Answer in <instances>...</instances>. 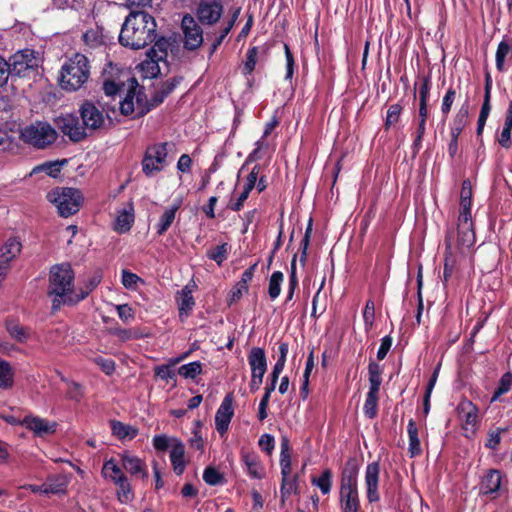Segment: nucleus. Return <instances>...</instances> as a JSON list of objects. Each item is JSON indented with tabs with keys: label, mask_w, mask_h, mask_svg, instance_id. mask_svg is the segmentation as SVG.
I'll return each instance as SVG.
<instances>
[{
	"label": "nucleus",
	"mask_w": 512,
	"mask_h": 512,
	"mask_svg": "<svg viewBox=\"0 0 512 512\" xmlns=\"http://www.w3.org/2000/svg\"><path fill=\"white\" fill-rule=\"evenodd\" d=\"M472 199H460L456 228L447 231L443 279L447 282L457 270L461 260L475 244V232L471 215Z\"/></svg>",
	"instance_id": "nucleus-1"
},
{
	"label": "nucleus",
	"mask_w": 512,
	"mask_h": 512,
	"mask_svg": "<svg viewBox=\"0 0 512 512\" xmlns=\"http://www.w3.org/2000/svg\"><path fill=\"white\" fill-rule=\"evenodd\" d=\"M74 272L68 263L54 265L49 274L48 295L52 297V308L57 310L64 304H76L83 300L98 284L99 280L91 283L90 288L81 293L74 290Z\"/></svg>",
	"instance_id": "nucleus-2"
},
{
	"label": "nucleus",
	"mask_w": 512,
	"mask_h": 512,
	"mask_svg": "<svg viewBox=\"0 0 512 512\" xmlns=\"http://www.w3.org/2000/svg\"><path fill=\"white\" fill-rule=\"evenodd\" d=\"M156 22L144 11H131L119 34V42L134 50L144 48L156 37Z\"/></svg>",
	"instance_id": "nucleus-3"
},
{
	"label": "nucleus",
	"mask_w": 512,
	"mask_h": 512,
	"mask_svg": "<svg viewBox=\"0 0 512 512\" xmlns=\"http://www.w3.org/2000/svg\"><path fill=\"white\" fill-rule=\"evenodd\" d=\"M90 65L88 58L80 53L74 54L63 65L60 71V86L66 91H77L88 81Z\"/></svg>",
	"instance_id": "nucleus-4"
},
{
	"label": "nucleus",
	"mask_w": 512,
	"mask_h": 512,
	"mask_svg": "<svg viewBox=\"0 0 512 512\" xmlns=\"http://www.w3.org/2000/svg\"><path fill=\"white\" fill-rule=\"evenodd\" d=\"M9 66V75L12 80L17 78H29L38 72L41 65V57L32 49L19 50L6 60Z\"/></svg>",
	"instance_id": "nucleus-5"
},
{
	"label": "nucleus",
	"mask_w": 512,
	"mask_h": 512,
	"mask_svg": "<svg viewBox=\"0 0 512 512\" xmlns=\"http://www.w3.org/2000/svg\"><path fill=\"white\" fill-rule=\"evenodd\" d=\"M47 199L56 206L60 216L69 217L79 211L83 196L78 189L63 187L51 190Z\"/></svg>",
	"instance_id": "nucleus-6"
},
{
	"label": "nucleus",
	"mask_w": 512,
	"mask_h": 512,
	"mask_svg": "<svg viewBox=\"0 0 512 512\" xmlns=\"http://www.w3.org/2000/svg\"><path fill=\"white\" fill-rule=\"evenodd\" d=\"M19 137L27 144L43 149L57 139V132L49 123L36 121L21 128Z\"/></svg>",
	"instance_id": "nucleus-7"
},
{
	"label": "nucleus",
	"mask_w": 512,
	"mask_h": 512,
	"mask_svg": "<svg viewBox=\"0 0 512 512\" xmlns=\"http://www.w3.org/2000/svg\"><path fill=\"white\" fill-rule=\"evenodd\" d=\"M173 144L156 143L147 147L142 159V171L147 177L160 173L167 165L168 148Z\"/></svg>",
	"instance_id": "nucleus-8"
},
{
	"label": "nucleus",
	"mask_w": 512,
	"mask_h": 512,
	"mask_svg": "<svg viewBox=\"0 0 512 512\" xmlns=\"http://www.w3.org/2000/svg\"><path fill=\"white\" fill-rule=\"evenodd\" d=\"M184 48L194 51L201 47L204 41L203 30L191 15H185L182 19Z\"/></svg>",
	"instance_id": "nucleus-9"
},
{
	"label": "nucleus",
	"mask_w": 512,
	"mask_h": 512,
	"mask_svg": "<svg viewBox=\"0 0 512 512\" xmlns=\"http://www.w3.org/2000/svg\"><path fill=\"white\" fill-rule=\"evenodd\" d=\"M57 128L73 142H79L87 137L86 127H84L77 116L66 114L56 119Z\"/></svg>",
	"instance_id": "nucleus-10"
},
{
	"label": "nucleus",
	"mask_w": 512,
	"mask_h": 512,
	"mask_svg": "<svg viewBox=\"0 0 512 512\" xmlns=\"http://www.w3.org/2000/svg\"><path fill=\"white\" fill-rule=\"evenodd\" d=\"M223 14V5L217 0H200L196 8V17L203 25H213Z\"/></svg>",
	"instance_id": "nucleus-11"
},
{
	"label": "nucleus",
	"mask_w": 512,
	"mask_h": 512,
	"mask_svg": "<svg viewBox=\"0 0 512 512\" xmlns=\"http://www.w3.org/2000/svg\"><path fill=\"white\" fill-rule=\"evenodd\" d=\"M120 463L123 469L128 472L132 477L140 478L142 480L148 479V469L146 463L138 456L124 451L119 454Z\"/></svg>",
	"instance_id": "nucleus-12"
},
{
	"label": "nucleus",
	"mask_w": 512,
	"mask_h": 512,
	"mask_svg": "<svg viewBox=\"0 0 512 512\" xmlns=\"http://www.w3.org/2000/svg\"><path fill=\"white\" fill-rule=\"evenodd\" d=\"M233 415V398L231 395H227L215 415V427L221 435H224L228 431Z\"/></svg>",
	"instance_id": "nucleus-13"
},
{
	"label": "nucleus",
	"mask_w": 512,
	"mask_h": 512,
	"mask_svg": "<svg viewBox=\"0 0 512 512\" xmlns=\"http://www.w3.org/2000/svg\"><path fill=\"white\" fill-rule=\"evenodd\" d=\"M82 125L87 130H96L104 123L103 113L92 103L85 102L80 108Z\"/></svg>",
	"instance_id": "nucleus-14"
},
{
	"label": "nucleus",
	"mask_w": 512,
	"mask_h": 512,
	"mask_svg": "<svg viewBox=\"0 0 512 512\" xmlns=\"http://www.w3.org/2000/svg\"><path fill=\"white\" fill-rule=\"evenodd\" d=\"M380 466L378 462L369 463L365 471V485L367 499L370 503L377 502L380 499L378 493Z\"/></svg>",
	"instance_id": "nucleus-15"
},
{
	"label": "nucleus",
	"mask_w": 512,
	"mask_h": 512,
	"mask_svg": "<svg viewBox=\"0 0 512 512\" xmlns=\"http://www.w3.org/2000/svg\"><path fill=\"white\" fill-rule=\"evenodd\" d=\"M20 425L34 432L36 436L43 437L53 434L57 424L37 416H26L21 420Z\"/></svg>",
	"instance_id": "nucleus-16"
},
{
	"label": "nucleus",
	"mask_w": 512,
	"mask_h": 512,
	"mask_svg": "<svg viewBox=\"0 0 512 512\" xmlns=\"http://www.w3.org/2000/svg\"><path fill=\"white\" fill-rule=\"evenodd\" d=\"M502 473L497 469H490L482 477L480 482V493L483 495H491L496 498L502 483Z\"/></svg>",
	"instance_id": "nucleus-17"
},
{
	"label": "nucleus",
	"mask_w": 512,
	"mask_h": 512,
	"mask_svg": "<svg viewBox=\"0 0 512 512\" xmlns=\"http://www.w3.org/2000/svg\"><path fill=\"white\" fill-rule=\"evenodd\" d=\"M457 411L463 422V429L474 430L478 419L477 407L471 401L464 400L459 403Z\"/></svg>",
	"instance_id": "nucleus-18"
},
{
	"label": "nucleus",
	"mask_w": 512,
	"mask_h": 512,
	"mask_svg": "<svg viewBox=\"0 0 512 512\" xmlns=\"http://www.w3.org/2000/svg\"><path fill=\"white\" fill-rule=\"evenodd\" d=\"M248 363L251 369V375L264 377L267 371V358L262 348L254 347L250 350Z\"/></svg>",
	"instance_id": "nucleus-19"
},
{
	"label": "nucleus",
	"mask_w": 512,
	"mask_h": 512,
	"mask_svg": "<svg viewBox=\"0 0 512 512\" xmlns=\"http://www.w3.org/2000/svg\"><path fill=\"white\" fill-rule=\"evenodd\" d=\"M242 462L251 478L262 479L265 476V470L260 463L259 456L254 452H242Z\"/></svg>",
	"instance_id": "nucleus-20"
},
{
	"label": "nucleus",
	"mask_w": 512,
	"mask_h": 512,
	"mask_svg": "<svg viewBox=\"0 0 512 512\" xmlns=\"http://www.w3.org/2000/svg\"><path fill=\"white\" fill-rule=\"evenodd\" d=\"M120 461L118 462L115 458H110L106 460L103 464L101 474L104 479L115 483L117 481L126 478V474L123 471L122 465L120 466Z\"/></svg>",
	"instance_id": "nucleus-21"
},
{
	"label": "nucleus",
	"mask_w": 512,
	"mask_h": 512,
	"mask_svg": "<svg viewBox=\"0 0 512 512\" xmlns=\"http://www.w3.org/2000/svg\"><path fill=\"white\" fill-rule=\"evenodd\" d=\"M358 467L353 461H348L342 471L340 490L358 489Z\"/></svg>",
	"instance_id": "nucleus-22"
},
{
	"label": "nucleus",
	"mask_w": 512,
	"mask_h": 512,
	"mask_svg": "<svg viewBox=\"0 0 512 512\" xmlns=\"http://www.w3.org/2000/svg\"><path fill=\"white\" fill-rule=\"evenodd\" d=\"M340 507L342 512H358L360 508L358 489L340 490Z\"/></svg>",
	"instance_id": "nucleus-23"
},
{
	"label": "nucleus",
	"mask_w": 512,
	"mask_h": 512,
	"mask_svg": "<svg viewBox=\"0 0 512 512\" xmlns=\"http://www.w3.org/2000/svg\"><path fill=\"white\" fill-rule=\"evenodd\" d=\"M185 448L182 442L173 438V444L170 450V460L173 466V470L177 475H181L185 469L184 461Z\"/></svg>",
	"instance_id": "nucleus-24"
},
{
	"label": "nucleus",
	"mask_w": 512,
	"mask_h": 512,
	"mask_svg": "<svg viewBox=\"0 0 512 512\" xmlns=\"http://www.w3.org/2000/svg\"><path fill=\"white\" fill-rule=\"evenodd\" d=\"M69 478L64 474L48 476L44 482L45 494H61L66 492Z\"/></svg>",
	"instance_id": "nucleus-25"
},
{
	"label": "nucleus",
	"mask_w": 512,
	"mask_h": 512,
	"mask_svg": "<svg viewBox=\"0 0 512 512\" xmlns=\"http://www.w3.org/2000/svg\"><path fill=\"white\" fill-rule=\"evenodd\" d=\"M469 104L466 101L456 113L450 128L451 137L458 138L468 122Z\"/></svg>",
	"instance_id": "nucleus-26"
},
{
	"label": "nucleus",
	"mask_w": 512,
	"mask_h": 512,
	"mask_svg": "<svg viewBox=\"0 0 512 512\" xmlns=\"http://www.w3.org/2000/svg\"><path fill=\"white\" fill-rule=\"evenodd\" d=\"M21 251V243L16 238L8 239L5 244L0 248V265H7L13 260Z\"/></svg>",
	"instance_id": "nucleus-27"
},
{
	"label": "nucleus",
	"mask_w": 512,
	"mask_h": 512,
	"mask_svg": "<svg viewBox=\"0 0 512 512\" xmlns=\"http://www.w3.org/2000/svg\"><path fill=\"white\" fill-rule=\"evenodd\" d=\"M159 62L160 60L147 54L146 58L137 65L136 69L141 77L152 79L160 73Z\"/></svg>",
	"instance_id": "nucleus-28"
},
{
	"label": "nucleus",
	"mask_w": 512,
	"mask_h": 512,
	"mask_svg": "<svg viewBox=\"0 0 512 512\" xmlns=\"http://www.w3.org/2000/svg\"><path fill=\"white\" fill-rule=\"evenodd\" d=\"M408 438H409V447L408 451L411 457H415L421 454V444L418 437V429L416 423L413 419H410L407 426Z\"/></svg>",
	"instance_id": "nucleus-29"
},
{
	"label": "nucleus",
	"mask_w": 512,
	"mask_h": 512,
	"mask_svg": "<svg viewBox=\"0 0 512 512\" xmlns=\"http://www.w3.org/2000/svg\"><path fill=\"white\" fill-rule=\"evenodd\" d=\"M179 207V203L174 204L163 212L158 224L156 225L158 235H163L170 228L175 220L176 212L178 211Z\"/></svg>",
	"instance_id": "nucleus-30"
},
{
	"label": "nucleus",
	"mask_w": 512,
	"mask_h": 512,
	"mask_svg": "<svg viewBox=\"0 0 512 512\" xmlns=\"http://www.w3.org/2000/svg\"><path fill=\"white\" fill-rule=\"evenodd\" d=\"M177 297L179 314L180 316L188 315V313L193 309L195 305L194 298L192 296V291L188 286H185L179 293Z\"/></svg>",
	"instance_id": "nucleus-31"
},
{
	"label": "nucleus",
	"mask_w": 512,
	"mask_h": 512,
	"mask_svg": "<svg viewBox=\"0 0 512 512\" xmlns=\"http://www.w3.org/2000/svg\"><path fill=\"white\" fill-rule=\"evenodd\" d=\"M83 41L90 48H97L105 44L106 36L100 27L91 28L83 34Z\"/></svg>",
	"instance_id": "nucleus-32"
},
{
	"label": "nucleus",
	"mask_w": 512,
	"mask_h": 512,
	"mask_svg": "<svg viewBox=\"0 0 512 512\" xmlns=\"http://www.w3.org/2000/svg\"><path fill=\"white\" fill-rule=\"evenodd\" d=\"M112 434L120 440L133 439L136 437L138 430L130 425H126L120 421H111Z\"/></svg>",
	"instance_id": "nucleus-33"
},
{
	"label": "nucleus",
	"mask_w": 512,
	"mask_h": 512,
	"mask_svg": "<svg viewBox=\"0 0 512 512\" xmlns=\"http://www.w3.org/2000/svg\"><path fill=\"white\" fill-rule=\"evenodd\" d=\"M418 125L416 130V136L413 142V148L416 150V152L419 151L421 147V142L424 137L425 131H426V121L428 118V107H419L418 110Z\"/></svg>",
	"instance_id": "nucleus-34"
},
{
	"label": "nucleus",
	"mask_w": 512,
	"mask_h": 512,
	"mask_svg": "<svg viewBox=\"0 0 512 512\" xmlns=\"http://www.w3.org/2000/svg\"><path fill=\"white\" fill-rule=\"evenodd\" d=\"M108 331L111 335L117 337L122 342L133 339H140L147 336V334L143 333L139 328L124 329L120 327H114L110 328Z\"/></svg>",
	"instance_id": "nucleus-35"
},
{
	"label": "nucleus",
	"mask_w": 512,
	"mask_h": 512,
	"mask_svg": "<svg viewBox=\"0 0 512 512\" xmlns=\"http://www.w3.org/2000/svg\"><path fill=\"white\" fill-rule=\"evenodd\" d=\"M332 478V471L330 469H325L319 477H312L311 483L318 487L323 495H326L331 491Z\"/></svg>",
	"instance_id": "nucleus-36"
},
{
	"label": "nucleus",
	"mask_w": 512,
	"mask_h": 512,
	"mask_svg": "<svg viewBox=\"0 0 512 512\" xmlns=\"http://www.w3.org/2000/svg\"><path fill=\"white\" fill-rule=\"evenodd\" d=\"M134 215L131 211L122 210L116 217L114 230L118 233H126L131 229Z\"/></svg>",
	"instance_id": "nucleus-37"
},
{
	"label": "nucleus",
	"mask_w": 512,
	"mask_h": 512,
	"mask_svg": "<svg viewBox=\"0 0 512 512\" xmlns=\"http://www.w3.org/2000/svg\"><path fill=\"white\" fill-rule=\"evenodd\" d=\"M117 487V498L121 503H129L133 500L134 494L128 477L114 483Z\"/></svg>",
	"instance_id": "nucleus-38"
},
{
	"label": "nucleus",
	"mask_w": 512,
	"mask_h": 512,
	"mask_svg": "<svg viewBox=\"0 0 512 512\" xmlns=\"http://www.w3.org/2000/svg\"><path fill=\"white\" fill-rule=\"evenodd\" d=\"M289 440L283 437L281 440L280 466L282 476L291 474V456Z\"/></svg>",
	"instance_id": "nucleus-39"
},
{
	"label": "nucleus",
	"mask_w": 512,
	"mask_h": 512,
	"mask_svg": "<svg viewBox=\"0 0 512 512\" xmlns=\"http://www.w3.org/2000/svg\"><path fill=\"white\" fill-rule=\"evenodd\" d=\"M14 372L7 361L0 359V388L9 389L13 386Z\"/></svg>",
	"instance_id": "nucleus-40"
},
{
	"label": "nucleus",
	"mask_w": 512,
	"mask_h": 512,
	"mask_svg": "<svg viewBox=\"0 0 512 512\" xmlns=\"http://www.w3.org/2000/svg\"><path fill=\"white\" fill-rule=\"evenodd\" d=\"M509 56H512V46L507 41L503 40L498 44L495 55L496 68L498 71L503 72L505 70V59Z\"/></svg>",
	"instance_id": "nucleus-41"
},
{
	"label": "nucleus",
	"mask_w": 512,
	"mask_h": 512,
	"mask_svg": "<svg viewBox=\"0 0 512 512\" xmlns=\"http://www.w3.org/2000/svg\"><path fill=\"white\" fill-rule=\"evenodd\" d=\"M378 392L379 390L369 389L366 396L363 410L365 416L370 419H373L377 415Z\"/></svg>",
	"instance_id": "nucleus-42"
},
{
	"label": "nucleus",
	"mask_w": 512,
	"mask_h": 512,
	"mask_svg": "<svg viewBox=\"0 0 512 512\" xmlns=\"http://www.w3.org/2000/svg\"><path fill=\"white\" fill-rule=\"evenodd\" d=\"M419 87V107H428L429 95L431 90V80L429 76L420 78L418 83H415V88Z\"/></svg>",
	"instance_id": "nucleus-43"
},
{
	"label": "nucleus",
	"mask_w": 512,
	"mask_h": 512,
	"mask_svg": "<svg viewBox=\"0 0 512 512\" xmlns=\"http://www.w3.org/2000/svg\"><path fill=\"white\" fill-rule=\"evenodd\" d=\"M283 280L284 275L282 272L275 271L272 273L268 286V294L271 300H275L280 295Z\"/></svg>",
	"instance_id": "nucleus-44"
},
{
	"label": "nucleus",
	"mask_w": 512,
	"mask_h": 512,
	"mask_svg": "<svg viewBox=\"0 0 512 512\" xmlns=\"http://www.w3.org/2000/svg\"><path fill=\"white\" fill-rule=\"evenodd\" d=\"M6 328L11 337L21 343L29 338V331L15 321H8Z\"/></svg>",
	"instance_id": "nucleus-45"
},
{
	"label": "nucleus",
	"mask_w": 512,
	"mask_h": 512,
	"mask_svg": "<svg viewBox=\"0 0 512 512\" xmlns=\"http://www.w3.org/2000/svg\"><path fill=\"white\" fill-rule=\"evenodd\" d=\"M368 372H369V384H370L369 389L379 390L381 382H382L381 366L376 362H370L369 366H368Z\"/></svg>",
	"instance_id": "nucleus-46"
},
{
	"label": "nucleus",
	"mask_w": 512,
	"mask_h": 512,
	"mask_svg": "<svg viewBox=\"0 0 512 512\" xmlns=\"http://www.w3.org/2000/svg\"><path fill=\"white\" fill-rule=\"evenodd\" d=\"M202 372V364L194 361L179 367L178 374L184 378L194 379Z\"/></svg>",
	"instance_id": "nucleus-47"
},
{
	"label": "nucleus",
	"mask_w": 512,
	"mask_h": 512,
	"mask_svg": "<svg viewBox=\"0 0 512 512\" xmlns=\"http://www.w3.org/2000/svg\"><path fill=\"white\" fill-rule=\"evenodd\" d=\"M169 43L166 39H159L147 52L148 55L162 61L167 57Z\"/></svg>",
	"instance_id": "nucleus-48"
},
{
	"label": "nucleus",
	"mask_w": 512,
	"mask_h": 512,
	"mask_svg": "<svg viewBox=\"0 0 512 512\" xmlns=\"http://www.w3.org/2000/svg\"><path fill=\"white\" fill-rule=\"evenodd\" d=\"M229 249L228 244L223 243L208 251L207 256L214 260L218 265H221L227 259Z\"/></svg>",
	"instance_id": "nucleus-49"
},
{
	"label": "nucleus",
	"mask_w": 512,
	"mask_h": 512,
	"mask_svg": "<svg viewBox=\"0 0 512 512\" xmlns=\"http://www.w3.org/2000/svg\"><path fill=\"white\" fill-rule=\"evenodd\" d=\"M512 386V374L510 372H507L502 375V377L499 380V384L497 389L495 390L492 401H496L501 395L507 393Z\"/></svg>",
	"instance_id": "nucleus-50"
},
{
	"label": "nucleus",
	"mask_w": 512,
	"mask_h": 512,
	"mask_svg": "<svg viewBox=\"0 0 512 512\" xmlns=\"http://www.w3.org/2000/svg\"><path fill=\"white\" fill-rule=\"evenodd\" d=\"M65 163H66V160H63L62 162H59V161L46 162L40 166L35 167L33 172L43 171L51 177H57L61 171L63 164H65Z\"/></svg>",
	"instance_id": "nucleus-51"
},
{
	"label": "nucleus",
	"mask_w": 512,
	"mask_h": 512,
	"mask_svg": "<svg viewBox=\"0 0 512 512\" xmlns=\"http://www.w3.org/2000/svg\"><path fill=\"white\" fill-rule=\"evenodd\" d=\"M61 379L67 383V397L71 400L80 401L84 393L82 385L74 381H69L63 376Z\"/></svg>",
	"instance_id": "nucleus-52"
},
{
	"label": "nucleus",
	"mask_w": 512,
	"mask_h": 512,
	"mask_svg": "<svg viewBox=\"0 0 512 512\" xmlns=\"http://www.w3.org/2000/svg\"><path fill=\"white\" fill-rule=\"evenodd\" d=\"M456 98V90L450 87L442 99L441 112L445 121Z\"/></svg>",
	"instance_id": "nucleus-53"
},
{
	"label": "nucleus",
	"mask_w": 512,
	"mask_h": 512,
	"mask_svg": "<svg viewBox=\"0 0 512 512\" xmlns=\"http://www.w3.org/2000/svg\"><path fill=\"white\" fill-rule=\"evenodd\" d=\"M402 109V106L398 103L389 106L385 120L386 128L395 125L399 121Z\"/></svg>",
	"instance_id": "nucleus-54"
},
{
	"label": "nucleus",
	"mask_w": 512,
	"mask_h": 512,
	"mask_svg": "<svg viewBox=\"0 0 512 512\" xmlns=\"http://www.w3.org/2000/svg\"><path fill=\"white\" fill-rule=\"evenodd\" d=\"M203 480L211 486H216L223 483V475L219 473L214 467H207L203 473Z\"/></svg>",
	"instance_id": "nucleus-55"
},
{
	"label": "nucleus",
	"mask_w": 512,
	"mask_h": 512,
	"mask_svg": "<svg viewBox=\"0 0 512 512\" xmlns=\"http://www.w3.org/2000/svg\"><path fill=\"white\" fill-rule=\"evenodd\" d=\"M297 489V478L291 474L282 476L281 494L283 497L290 495Z\"/></svg>",
	"instance_id": "nucleus-56"
},
{
	"label": "nucleus",
	"mask_w": 512,
	"mask_h": 512,
	"mask_svg": "<svg viewBox=\"0 0 512 512\" xmlns=\"http://www.w3.org/2000/svg\"><path fill=\"white\" fill-rule=\"evenodd\" d=\"M312 219L309 220L307 228L305 230V234L303 239L300 242V250H301V256H300V262L304 265L307 258V249L310 242V237L312 234Z\"/></svg>",
	"instance_id": "nucleus-57"
},
{
	"label": "nucleus",
	"mask_w": 512,
	"mask_h": 512,
	"mask_svg": "<svg viewBox=\"0 0 512 512\" xmlns=\"http://www.w3.org/2000/svg\"><path fill=\"white\" fill-rule=\"evenodd\" d=\"M88 0H53L55 7L59 9L78 10L86 6Z\"/></svg>",
	"instance_id": "nucleus-58"
},
{
	"label": "nucleus",
	"mask_w": 512,
	"mask_h": 512,
	"mask_svg": "<svg viewBox=\"0 0 512 512\" xmlns=\"http://www.w3.org/2000/svg\"><path fill=\"white\" fill-rule=\"evenodd\" d=\"M134 92L129 91L123 100H120V111L123 115L128 116L134 113Z\"/></svg>",
	"instance_id": "nucleus-59"
},
{
	"label": "nucleus",
	"mask_w": 512,
	"mask_h": 512,
	"mask_svg": "<svg viewBox=\"0 0 512 512\" xmlns=\"http://www.w3.org/2000/svg\"><path fill=\"white\" fill-rule=\"evenodd\" d=\"M257 55H258L257 47H252L247 51L246 61L244 64V70L247 74H250L254 70L256 62H257Z\"/></svg>",
	"instance_id": "nucleus-60"
},
{
	"label": "nucleus",
	"mask_w": 512,
	"mask_h": 512,
	"mask_svg": "<svg viewBox=\"0 0 512 512\" xmlns=\"http://www.w3.org/2000/svg\"><path fill=\"white\" fill-rule=\"evenodd\" d=\"M363 319L366 328H369L373 325L375 319V305L372 300H368L366 302L364 311H363Z\"/></svg>",
	"instance_id": "nucleus-61"
},
{
	"label": "nucleus",
	"mask_w": 512,
	"mask_h": 512,
	"mask_svg": "<svg viewBox=\"0 0 512 512\" xmlns=\"http://www.w3.org/2000/svg\"><path fill=\"white\" fill-rule=\"evenodd\" d=\"M259 172H260V166L259 165H255L251 172L248 174L247 178H246V181H245V184L243 186V189L251 192L253 190V188L256 186V183H257V180H258V176H259Z\"/></svg>",
	"instance_id": "nucleus-62"
},
{
	"label": "nucleus",
	"mask_w": 512,
	"mask_h": 512,
	"mask_svg": "<svg viewBox=\"0 0 512 512\" xmlns=\"http://www.w3.org/2000/svg\"><path fill=\"white\" fill-rule=\"evenodd\" d=\"M140 277L127 270L122 271V284L127 289H134L136 284L140 281Z\"/></svg>",
	"instance_id": "nucleus-63"
},
{
	"label": "nucleus",
	"mask_w": 512,
	"mask_h": 512,
	"mask_svg": "<svg viewBox=\"0 0 512 512\" xmlns=\"http://www.w3.org/2000/svg\"><path fill=\"white\" fill-rule=\"evenodd\" d=\"M94 362L101 368L106 375H111L115 370V362L112 359L103 357L94 358Z\"/></svg>",
	"instance_id": "nucleus-64"
}]
</instances>
